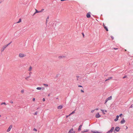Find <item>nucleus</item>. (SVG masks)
I'll use <instances>...</instances> for the list:
<instances>
[{
    "label": "nucleus",
    "mask_w": 133,
    "mask_h": 133,
    "mask_svg": "<svg viewBox=\"0 0 133 133\" xmlns=\"http://www.w3.org/2000/svg\"><path fill=\"white\" fill-rule=\"evenodd\" d=\"M65 57V56H58V58L59 59L63 58Z\"/></svg>",
    "instance_id": "obj_14"
},
{
    "label": "nucleus",
    "mask_w": 133,
    "mask_h": 133,
    "mask_svg": "<svg viewBox=\"0 0 133 133\" xmlns=\"http://www.w3.org/2000/svg\"><path fill=\"white\" fill-rule=\"evenodd\" d=\"M6 47L5 46V45L3 46L1 50V52H2L3 51Z\"/></svg>",
    "instance_id": "obj_9"
},
{
    "label": "nucleus",
    "mask_w": 133,
    "mask_h": 133,
    "mask_svg": "<svg viewBox=\"0 0 133 133\" xmlns=\"http://www.w3.org/2000/svg\"><path fill=\"white\" fill-rule=\"evenodd\" d=\"M126 129H127L128 128V127H127V126H126Z\"/></svg>",
    "instance_id": "obj_55"
},
{
    "label": "nucleus",
    "mask_w": 133,
    "mask_h": 133,
    "mask_svg": "<svg viewBox=\"0 0 133 133\" xmlns=\"http://www.w3.org/2000/svg\"><path fill=\"white\" fill-rule=\"evenodd\" d=\"M132 105H131L130 107V108H132Z\"/></svg>",
    "instance_id": "obj_50"
},
{
    "label": "nucleus",
    "mask_w": 133,
    "mask_h": 133,
    "mask_svg": "<svg viewBox=\"0 0 133 133\" xmlns=\"http://www.w3.org/2000/svg\"><path fill=\"white\" fill-rule=\"evenodd\" d=\"M31 69H32V67H31V66H30L29 68V69L28 70L29 71H31Z\"/></svg>",
    "instance_id": "obj_23"
},
{
    "label": "nucleus",
    "mask_w": 133,
    "mask_h": 133,
    "mask_svg": "<svg viewBox=\"0 0 133 133\" xmlns=\"http://www.w3.org/2000/svg\"><path fill=\"white\" fill-rule=\"evenodd\" d=\"M21 21V19L20 18L19 19V21L18 22H17V23H18L20 22Z\"/></svg>",
    "instance_id": "obj_25"
},
{
    "label": "nucleus",
    "mask_w": 133,
    "mask_h": 133,
    "mask_svg": "<svg viewBox=\"0 0 133 133\" xmlns=\"http://www.w3.org/2000/svg\"><path fill=\"white\" fill-rule=\"evenodd\" d=\"M108 100H110L112 99V96H111L107 98Z\"/></svg>",
    "instance_id": "obj_16"
},
{
    "label": "nucleus",
    "mask_w": 133,
    "mask_h": 133,
    "mask_svg": "<svg viewBox=\"0 0 133 133\" xmlns=\"http://www.w3.org/2000/svg\"><path fill=\"white\" fill-rule=\"evenodd\" d=\"M101 110L103 112V113L104 114H105V113L104 112H103L104 111V110H102V109H101Z\"/></svg>",
    "instance_id": "obj_31"
},
{
    "label": "nucleus",
    "mask_w": 133,
    "mask_h": 133,
    "mask_svg": "<svg viewBox=\"0 0 133 133\" xmlns=\"http://www.w3.org/2000/svg\"><path fill=\"white\" fill-rule=\"evenodd\" d=\"M44 9H42L41 10L38 11L36 9H35L36 10V13H39V12H43V11L44 10Z\"/></svg>",
    "instance_id": "obj_6"
},
{
    "label": "nucleus",
    "mask_w": 133,
    "mask_h": 133,
    "mask_svg": "<svg viewBox=\"0 0 133 133\" xmlns=\"http://www.w3.org/2000/svg\"><path fill=\"white\" fill-rule=\"evenodd\" d=\"M82 35L83 36V37H84V33L83 32H82Z\"/></svg>",
    "instance_id": "obj_35"
},
{
    "label": "nucleus",
    "mask_w": 133,
    "mask_h": 133,
    "mask_svg": "<svg viewBox=\"0 0 133 133\" xmlns=\"http://www.w3.org/2000/svg\"><path fill=\"white\" fill-rule=\"evenodd\" d=\"M10 102L11 103H13V102L12 101H10Z\"/></svg>",
    "instance_id": "obj_42"
},
{
    "label": "nucleus",
    "mask_w": 133,
    "mask_h": 133,
    "mask_svg": "<svg viewBox=\"0 0 133 133\" xmlns=\"http://www.w3.org/2000/svg\"><path fill=\"white\" fill-rule=\"evenodd\" d=\"M28 77H29V78L30 77V75L29 76H28Z\"/></svg>",
    "instance_id": "obj_56"
},
{
    "label": "nucleus",
    "mask_w": 133,
    "mask_h": 133,
    "mask_svg": "<svg viewBox=\"0 0 133 133\" xmlns=\"http://www.w3.org/2000/svg\"><path fill=\"white\" fill-rule=\"evenodd\" d=\"M76 77L77 78V81H78V78L79 77V76H76Z\"/></svg>",
    "instance_id": "obj_30"
},
{
    "label": "nucleus",
    "mask_w": 133,
    "mask_h": 133,
    "mask_svg": "<svg viewBox=\"0 0 133 133\" xmlns=\"http://www.w3.org/2000/svg\"><path fill=\"white\" fill-rule=\"evenodd\" d=\"M38 113V112L37 111H36L35 113L34 114V115H37V113Z\"/></svg>",
    "instance_id": "obj_37"
},
{
    "label": "nucleus",
    "mask_w": 133,
    "mask_h": 133,
    "mask_svg": "<svg viewBox=\"0 0 133 133\" xmlns=\"http://www.w3.org/2000/svg\"><path fill=\"white\" fill-rule=\"evenodd\" d=\"M12 125H10L9 127V128H8V129L7 130V132H9L11 129V128H12Z\"/></svg>",
    "instance_id": "obj_8"
},
{
    "label": "nucleus",
    "mask_w": 133,
    "mask_h": 133,
    "mask_svg": "<svg viewBox=\"0 0 133 133\" xmlns=\"http://www.w3.org/2000/svg\"><path fill=\"white\" fill-rule=\"evenodd\" d=\"M91 132H92L93 133H98V131H91Z\"/></svg>",
    "instance_id": "obj_18"
},
{
    "label": "nucleus",
    "mask_w": 133,
    "mask_h": 133,
    "mask_svg": "<svg viewBox=\"0 0 133 133\" xmlns=\"http://www.w3.org/2000/svg\"><path fill=\"white\" fill-rule=\"evenodd\" d=\"M105 111L106 112H107V110H105Z\"/></svg>",
    "instance_id": "obj_54"
},
{
    "label": "nucleus",
    "mask_w": 133,
    "mask_h": 133,
    "mask_svg": "<svg viewBox=\"0 0 133 133\" xmlns=\"http://www.w3.org/2000/svg\"><path fill=\"white\" fill-rule=\"evenodd\" d=\"M108 101V100L107 99H106L105 101L104 104H106V103Z\"/></svg>",
    "instance_id": "obj_27"
},
{
    "label": "nucleus",
    "mask_w": 133,
    "mask_h": 133,
    "mask_svg": "<svg viewBox=\"0 0 133 133\" xmlns=\"http://www.w3.org/2000/svg\"><path fill=\"white\" fill-rule=\"evenodd\" d=\"M119 117V116L117 115L116 117V118L114 119V121H116L118 120V119Z\"/></svg>",
    "instance_id": "obj_13"
},
{
    "label": "nucleus",
    "mask_w": 133,
    "mask_h": 133,
    "mask_svg": "<svg viewBox=\"0 0 133 133\" xmlns=\"http://www.w3.org/2000/svg\"><path fill=\"white\" fill-rule=\"evenodd\" d=\"M114 127H112V128H111V129L110 130L108 131L107 132V133H109L110 132H113V130L114 129Z\"/></svg>",
    "instance_id": "obj_4"
},
{
    "label": "nucleus",
    "mask_w": 133,
    "mask_h": 133,
    "mask_svg": "<svg viewBox=\"0 0 133 133\" xmlns=\"http://www.w3.org/2000/svg\"><path fill=\"white\" fill-rule=\"evenodd\" d=\"M42 89V88L41 87H38L36 88V89L38 90H40Z\"/></svg>",
    "instance_id": "obj_21"
},
{
    "label": "nucleus",
    "mask_w": 133,
    "mask_h": 133,
    "mask_svg": "<svg viewBox=\"0 0 133 133\" xmlns=\"http://www.w3.org/2000/svg\"><path fill=\"white\" fill-rule=\"evenodd\" d=\"M122 114H121L119 115V117L120 116V117H121V116L122 115Z\"/></svg>",
    "instance_id": "obj_43"
},
{
    "label": "nucleus",
    "mask_w": 133,
    "mask_h": 133,
    "mask_svg": "<svg viewBox=\"0 0 133 133\" xmlns=\"http://www.w3.org/2000/svg\"><path fill=\"white\" fill-rule=\"evenodd\" d=\"M12 42L11 41V42H10V43L8 44L7 45H5V46L7 47V46H8Z\"/></svg>",
    "instance_id": "obj_20"
},
{
    "label": "nucleus",
    "mask_w": 133,
    "mask_h": 133,
    "mask_svg": "<svg viewBox=\"0 0 133 133\" xmlns=\"http://www.w3.org/2000/svg\"><path fill=\"white\" fill-rule=\"evenodd\" d=\"M95 110H92L91 111V113H93L94 112V111H95Z\"/></svg>",
    "instance_id": "obj_40"
},
{
    "label": "nucleus",
    "mask_w": 133,
    "mask_h": 133,
    "mask_svg": "<svg viewBox=\"0 0 133 133\" xmlns=\"http://www.w3.org/2000/svg\"><path fill=\"white\" fill-rule=\"evenodd\" d=\"M93 66H94V67H96L97 66L96 64L95 63H94L93 64Z\"/></svg>",
    "instance_id": "obj_19"
},
{
    "label": "nucleus",
    "mask_w": 133,
    "mask_h": 133,
    "mask_svg": "<svg viewBox=\"0 0 133 133\" xmlns=\"http://www.w3.org/2000/svg\"><path fill=\"white\" fill-rule=\"evenodd\" d=\"M29 78V77H26L25 78V79H26V80H28V78Z\"/></svg>",
    "instance_id": "obj_41"
},
{
    "label": "nucleus",
    "mask_w": 133,
    "mask_h": 133,
    "mask_svg": "<svg viewBox=\"0 0 133 133\" xmlns=\"http://www.w3.org/2000/svg\"><path fill=\"white\" fill-rule=\"evenodd\" d=\"M108 79H106L105 80V81H108Z\"/></svg>",
    "instance_id": "obj_52"
},
{
    "label": "nucleus",
    "mask_w": 133,
    "mask_h": 133,
    "mask_svg": "<svg viewBox=\"0 0 133 133\" xmlns=\"http://www.w3.org/2000/svg\"><path fill=\"white\" fill-rule=\"evenodd\" d=\"M113 49H114V50H116L118 49V48H114Z\"/></svg>",
    "instance_id": "obj_44"
},
{
    "label": "nucleus",
    "mask_w": 133,
    "mask_h": 133,
    "mask_svg": "<svg viewBox=\"0 0 133 133\" xmlns=\"http://www.w3.org/2000/svg\"><path fill=\"white\" fill-rule=\"evenodd\" d=\"M3 104H5V105H6V103H5V102H3V103H1V105H2Z\"/></svg>",
    "instance_id": "obj_28"
},
{
    "label": "nucleus",
    "mask_w": 133,
    "mask_h": 133,
    "mask_svg": "<svg viewBox=\"0 0 133 133\" xmlns=\"http://www.w3.org/2000/svg\"><path fill=\"white\" fill-rule=\"evenodd\" d=\"M98 110V108H96L95 110Z\"/></svg>",
    "instance_id": "obj_48"
},
{
    "label": "nucleus",
    "mask_w": 133,
    "mask_h": 133,
    "mask_svg": "<svg viewBox=\"0 0 133 133\" xmlns=\"http://www.w3.org/2000/svg\"><path fill=\"white\" fill-rule=\"evenodd\" d=\"M50 96V94H49L48 95V97H49Z\"/></svg>",
    "instance_id": "obj_51"
},
{
    "label": "nucleus",
    "mask_w": 133,
    "mask_h": 133,
    "mask_svg": "<svg viewBox=\"0 0 133 133\" xmlns=\"http://www.w3.org/2000/svg\"><path fill=\"white\" fill-rule=\"evenodd\" d=\"M1 117V115H0V117Z\"/></svg>",
    "instance_id": "obj_60"
},
{
    "label": "nucleus",
    "mask_w": 133,
    "mask_h": 133,
    "mask_svg": "<svg viewBox=\"0 0 133 133\" xmlns=\"http://www.w3.org/2000/svg\"><path fill=\"white\" fill-rule=\"evenodd\" d=\"M21 92L22 93H23L24 92V90L23 89L22 90Z\"/></svg>",
    "instance_id": "obj_26"
},
{
    "label": "nucleus",
    "mask_w": 133,
    "mask_h": 133,
    "mask_svg": "<svg viewBox=\"0 0 133 133\" xmlns=\"http://www.w3.org/2000/svg\"><path fill=\"white\" fill-rule=\"evenodd\" d=\"M81 91L82 92H84V91L82 90H81Z\"/></svg>",
    "instance_id": "obj_38"
},
{
    "label": "nucleus",
    "mask_w": 133,
    "mask_h": 133,
    "mask_svg": "<svg viewBox=\"0 0 133 133\" xmlns=\"http://www.w3.org/2000/svg\"><path fill=\"white\" fill-rule=\"evenodd\" d=\"M111 38H112V40H113L114 39V37L113 36H111Z\"/></svg>",
    "instance_id": "obj_36"
},
{
    "label": "nucleus",
    "mask_w": 133,
    "mask_h": 133,
    "mask_svg": "<svg viewBox=\"0 0 133 133\" xmlns=\"http://www.w3.org/2000/svg\"><path fill=\"white\" fill-rule=\"evenodd\" d=\"M78 87H82V88L83 87L82 86L79 85H78Z\"/></svg>",
    "instance_id": "obj_32"
},
{
    "label": "nucleus",
    "mask_w": 133,
    "mask_h": 133,
    "mask_svg": "<svg viewBox=\"0 0 133 133\" xmlns=\"http://www.w3.org/2000/svg\"><path fill=\"white\" fill-rule=\"evenodd\" d=\"M35 98H33V99H32V101H35Z\"/></svg>",
    "instance_id": "obj_45"
},
{
    "label": "nucleus",
    "mask_w": 133,
    "mask_h": 133,
    "mask_svg": "<svg viewBox=\"0 0 133 133\" xmlns=\"http://www.w3.org/2000/svg\"><path fill=\"white\" fill-rule=\"evenodd\" d=\"M61 1H66V0H60Z\"/></svg>",
    "instance_id": "obj_49"
},
{
    "label": "nucleus",
    "mask_w": 133,
    "mask_h": 133,
    "mask_svg": "<svg viewBox=\"0 0 133 133\" xmlns=\"http://www.w3.org/2000/svg\"><path fill=\"white\" fill-rule=\"evenodd\" d=\"M112 78V77H109L108 78V80H109L110 79H111Z\"/></svg>",
    "instance_id": "obj_33"
},
{
    "label": "nucleus",
    "mask_w": 133,
    "mask_h": 133,
    "mask_svg": "<svg viewBox=\"0 0 133 133\" xmlns=\"http://www.w3.org/2000/svg\"><path fill=\"white\" fill-rule=\"evenodd\" d=\"M91 13L90 12H89L86 15L87 17L88 18H90L91 17Z\"/></svg>",
    "instance_id": "obj_3"
},
{
    "label": "nucleus",
    "mask_w": 133,
    "mask_h": 133,
    "mask_svg": "<svg viewBox=\"0 0 133 133\" xmlns=\"http://www.w3.org/2000/svg\"><path fill=\"white\" fill-rule=\"evenodd\" d=\"M120 128L118 127H117L115 128V129L114 131V132L115 133V131L117 132H118L120 130Z\"/></svg>",
    "instance_id": "obj_1"
},
{
    "label": "nucleus",
    "mask_w": 133,
    "mask_h": 133,
    "mask_svg": "<svg viewBox=\"0 0 133 133\" xmlns=\"http://www.w3.org/2000/svg\"><path fill=\"white\" fill-rule=\"evenodd\" d=\"M75 111H73L71 112V114L69 115H71V114H73L74 113H75Z\"/></svg>",
    "instance_id": "obj_29"
},
{
    "label": "nucleus",
    "mask_w": 133,
    "mask_h": 133,
    "mask_svg": "<svg viewBox=\"0 0 133 133\" xmlns=\"http://www.w3.org/2000/svg\"><path fill=\"white\" fill-rule=\"evenodd\" d=\"M43 85H44V86L45 87H48V84H43Z\"/></svg>",
    "instance_id": "obj_24"
},
{
    "label": "nucleus",
    "mask_w": 133,
    "mask_h": 133,
    "mask_svg": "<svg viewBox=\"0 0 133 133\" xmlns=\"http://www.w3.org/2000/svg\"><path fill=\"white\" fill-rule=\"evenodd\" d=\"M58 99V97H57L56 98V99Z\"/></svg>",
    "instance_id": "obj_53"
},
{
    "label": "nucleus",
    "mask_w": 133,
    "mask_h": 133,
    "mask_svg": "<svg viewBox=\"0 0 133 133\" xmlns=\"http://www.w3.org/2000/svg\"><path fill=\"white\" fill-rule=\"evenodd\" d=\"M63 107L62 105H60L57 107V109H61Z\"/></svg>",
    "instance_id": "obj_15"
},
{
    "label": "nucleus",
    "mask_w": 133,
    "mask_h": 133,
    "mask_svg": "<svg viewBox=\"0 0 133 133\" xmlns=\"http://www.w3.org/2000/svg\"><path fill=\"white\" fill-rule=\"evenodd\" d=\"M127 77V76L126 75H125L124 76L123 78L124 79V78H126Z\"/></svg>",
    "instance_id": "obj_34"
},
{
    "label": "nucleus",
    "mask_w": 133,
    "mask_h": 133,
    "mask_svg": "<svg viewBox=\"0 0 133 133\" xmlns=\"http://www.w3.org/2000/svg\"><path fill=\"white\" fill-rule=\"evenodd\" d=\"M73 128L71 129L69 131L68 133H75V131H73Z\"/></svg>",
    "instance_id": "obj_5"
},
{
    "label": "nucleus",
    "mask_w": 133,
    "mask_h": 133,
    "mask_svg": "<svg viewBox=\"0 0 133 133\" xmlns=\"http://www.w3.org/2000/svg\"><path fill=\"white\" fill-rule=\"evenodd\" d=\"M83 123H82V124H81L80 125L79 127V128H78V131H80L81 130V129L82 127V126L83 125Z\"/></svg>",
    "instance_id": "obj_11"
},
{
    "label": "nucleus",
    "mask_w": 133,
    "mask_h": 133,
    "mask_svg": "<svg viewBox=\"0 0 133 133\" xmlns=\"http://www.w3.org/2000/svg\"><path fill=\"white\" fill-rule=\"evenodd\" d=\"M1 3V2H0V4Z\"/></svg>",
    "instance_id": "obj_58"
},
{
    "label": "nucleus",
    "mask_w": 133,
    "mask_h": 133,
    "mask_svg": "<svg viewBox=\"0 0 133 133\" xmlns=\"http://www.w3.org/2000/svg\"><path fill=\"white\" fill-rule=\"evenodd\" d=\"M49 16H48L46 19V24H47V23L48 19H49Z\"/></svg>",
    "instance_id": "obj_22"
},
{
    "label": "nucleus",
    "mask_w": 133,
    "mask_h": 133,
    "mask_svg": "<svg viewBox=\"0 0 133 133\" xmlns=\"http://www.w3.org/2000/svg\"><path fill=\"white\" fill-rule=\"evenodd\" d=\"M34 130L35 131H37V130L36 129H35V128H34Z\"/></svg>",
    "instance_id": "obj_46"
},
{
    "label": "nucleus",
    "mask_w": 133,
    "mask_h": 133,
    "mask_svg": "<svg viewBox=\"0 0 133 133\" xmlns=\"http://www.w3.org/2000/svg\"><path fill=\"white\" fill-rule=\"evenodd\" d=\"M103 26L104 27V28L107 31H108V29L107 28V27L104 24V23L103 24Z\"/></svg>",
    "instance_id": "obj_12"
},
{
    "label": "nucleus",
    "mask_w": 133,
    "mask_h": 133,
    "mask_svg": "<svg viewBox=\"0 0 133 133\" xmlns=\"http://www.w3.org/2000/svg\"><path fill=\"white\" fill-rule=\"evenodd\" d=\"M89 130L88 129H87L85 130H84L83 131H82V132H86L88 131Z\"/></svg>",
    "instance_id": "obj_17"
},
{
    "label": "nucleus",
    "mask_w": 133,
    "mask_h": 133,
    "mask_svg": "<svg viewBox=\"0 0 133 133\" xmlns=\"http://www.w3.org/2000/svg\"><path fill=\"white\" fill-rule=\"evenodd\" d=\"M36 13V12L32 16H34L35 15L36 13Z\"/></svg>",
    "instance_id": "obj_47"
},
{
    "label": "nucleus",
    "mask_w": 133,
    "mask_h": 133,
    "mask_svg": "<svg viewBox=\"0 0 133 133\" xmlns=\"http://www.w3.org/2000/svg\"><path fill=\"white\" fill-rule=\"evenodd\" d=\"M42 101H43L44 102L45 101V98H44L42 99Z\"/></svg>",
    "instance_id": "obj_39"
},
{
    "label": "nucleus",
    "mask_w": 133,
    "mask_h": 133,
    "mask_svg": "<svg viewBox=\"0 0 133 133\" xmlns=\"http://www.w3.org/2000/svg\"><path fill=\"white\" fill-rule=\"evenodd\" d=\"M68 117V116H66V117Z\"/></svg>",
    "instance_id": "obj_59"
},
{
    "label": "nucleus",
    "mask_w": 133,
    "mask_h": 133,
    "mask_svg": "<svg viewBox=\"0 0 133 133\" xmlns=\"http://www.w3.org/2000/svg\"><path fill=\"white\" fill-rule=\"evenodd\" d=\"M125 122V120L124 119V118H123L122 119V120L120 122V123L122 124H123Z\"/></svg>",
    "instance_id": "obj_10"
},
{
    "label": "nucleus",
    "mask_w": 133,
    "mask_h": 133,
    "mask_svg": "<svg viewBox=\"0 0 133 133\" xmlns=\"http://www.w3.org/2000/svg\"><path fill=\"white\" fill-rule=\"evenodd\" d=\"M26 56L25 55L22 53H20L19 54V57L20 58H22Z\"/></svg>",
    "instance_id": "obj_2"
},
{
    "label": "nucleus",
    "mask_w": 133,
    "mask_h": 133,
    "mask_svg": "<svg viewBox=\"0 0 133 133\" xmlns=\"http://www.w3.org/2000/svg\"><path fill=\"white\" fill-rule=\"evenodd\" d=\"M101 116V115H99V113L98 112L96 114L95 117L96 118H99Z\"/></svg>",
    "instance_id": "obj_7"
},
{
    "label": "nucleus",
    "mask_w": 133,
    "mask_h": 133,
    "mask_svg": "<svg viewBox=\"0 0 133 133\" xmlns=\"http://www.w3.org/2000/svg\"><path fill=\"white\" fill-rule=\"evenodd\" d=\"M39 109V108H37V109Z\"/></svg>",
    "instance_id": "obj_57"
}]
</instances>
